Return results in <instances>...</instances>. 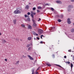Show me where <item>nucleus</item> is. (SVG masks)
I'll return each mask as SVG.
<instances>
[{"mask_svg": "<svg viewBox=\"0 0 74 74\" xmlns=\"http://www.w3.org/2000/svg\"><path fill=\"white\" fill-rule=\"evenodd\" d=\"M36 12H33V11H31V16L32 18H34V15H36Z\"/></svg>", "mask_w": 74, "mask_h": 74, "instance_id": "1", "label": "nucleus"}, {"mask_svg": "<svg viewBox=\"0 0 74 74\" xmlns=\"http://www.w3.org/2000/svg\"><path fill=\"white\" fill-rule=\"evenodd\" d=\"M39 34H41L43 33V30L42 29H39L38 30Z\"/></svg>", "mask_w": 74, "mask_h": 74, "instance_id": "2", "label": "nucleus"}, {"mask_svg": "<svg viewBox=\"0 0 74 74\" xmlns=\"http://www.w3.org/2000/svg\"><path fill=\"white\" fill-rule=\"evenodd\" d=\"M67 22L68 24H71V22L70 21V18H68L67 20Z\"/></svg>", "mask_w": 74, "mask_h": 74, "instance_id": "3", "label": "nucleus"}, {"mask_svg": "<svg viewBox=\"0 0 74 74\" xmlns=\"http://www.w3.org/2000/svg\"><path fill=\"white\" fill-rule=\"evenodd\" d=\"M28 58H29L30 60H34V59L32 57H31L29 55H28Z\"/></svg>", "mask_w": 74, "mask_h": 74, "instance_id": "4", "label": "nucleus"}, {"mask_svg": "<svg viewBox=\"0 0 74 74\" xmlns=\"http://www.w3.org/2000/svg\"><path fill=\"white\" fill-rule=\"evenodd\" d=\"M68 8H73V6L72 5H69L68 6Z\"/></svg>", "mask_w": 74, "mask_h": 74, "instance_id": "5", "label": "nucleus"}, {"mask_svg": "<svg viewBox=\"0 0 74 74\" xmlns=\"http://www.w3.org/2000/svg\"><path fill=\"white\" fill-rule=\"evenodd\" d=\"M46 64L47 66H49V67H50L51 66V64L49 63H47L46 62Z\"/></svg>", "mask_w": 74, "mask_h": 74, "instance_id": "6", "label": "nucleus"}, {"mask_svg": "<svg viewBox=\"0 0 74 74\" xmlns=\"http://www.w3.org/2000/svg\"><path fill=\"white\" fill-rule=\"evenodd\" d=\"M33 26L34 27H36L37 26V24L36 23H34L33 24Z\"/></svg>", "mask_w": 74, "mask_h": 74, "instance_id": "7", "label": "nucleus"}, {"mask_svg": "<svg viewBox=\"0 0 74 74\" xmlns=\"http://www.w3.org/2000/svg\"><path fill=\"white\" fill-rule=\"evenodd\" d=\"M56 2L57 3L60 4V3H62V2H61V1L59 0L56 1Z\"/></svg>", "mask_w": 74, "mask_h": 74, "instance_id": "8", "label": "nucleus"}, {"mask_svg": "<svg viewBox=\"0 0 74 74\" xmlns=\"http://www.w3.org/2000/svg\"><path fill=\"white\" fill-rule=\"evenodd\" d=\"M32 21L33 22V23H36V21L34 20V17L32 18Z\"/></svg>", "mask_w": 74, "mask_h": 74, "instance_id": "9", "label": "nucleus"}, {"mask_svg": "<svg viewBox=\"0 0 74 74\" xmlns=\"http://www.w3.org/2000/svg\"><path fill=\"white\" fill-rule=\"evenodd\" d=\"M30 45H32V46H33V45H32V43L30 44H28L27 45V48H29V47L30 46Z\"/></svg>", "mask_w": 74, "mask_h": 74, "instance_id": "10", "label": "nucleus"}, {"mask_svg": "<svg viewBox=\"0 0 74 74\" xmlns=\"http://www.w3.org/2000/svg\"><path fill=\"white\" fill-rule=\"evenodd\" d=\"M14 14H18V13L17 10H15V11L14 12Z\"/></svg>", "mask_w": 74, "mask_h": 74, "instance_id": "11", "label": "nucleus"}, {"mask_svg": "<svg viewBox=\"0 0 74 74\" xmlns=\"http://www.w3.org/2000/svg\"><path fill=\"white\" fill-rule=\"evenodd\" d=\"M29 6H28V5H26L25 7V8H27V10L29 9Z\"/></svg>", "mask_w": 74, "mask_h": 74, "instance_id": "12", "label": "nucleus"}, {"mask_svg": "<svg viewBox=\"0 0 74 74\" xmlns=\"http://www.w3.org/2000/svg\"><path fill=\"white\" fill-rule=\"evenodd\" d=\"M28 29H32V26H31V25H29L28 27Z\"/></svg>", "mask_w": 74, "mask_h": 74, "instance_id": "13", "label": "nucleus"}, {"mask_svg": "<svg viewBox=\"0 0 74 74\" xmlns=\"http://www.w3.org/2000/svg\"><path fill=\"white\" fill-rule=\"evenodd\" d=\"M16 20H13V23L15 25L16 24Z\"/></svg>", "mask_w": 74, "mask_h": 74, "instance_id": "14", "label": "nucleus"}, {"mask_svg": "<svg viewBox=\"0 0 74 74\" xmlns=\"http://www.w3.org/2000/svg\"><path fill=\"white\" fill-rule=\"evenodd\" d=\"M57 16L58 18H60V16H59V15H57L55 16V18H57V17H57Z\"/></svg>", "mask_w": 74, "mask_h": 74, "instance_id": "15", "label": "nucleus"}, {"mask_svg": "<svg viewBox=\"0 0 74 74\" xmlns=\"http://www.w3.org/2000/svg\"><path fill=\"white\" fill-rule=\"evenodd\" d=\"M28 40H32V38L30 37H28L27 38Z\"/></svg>", "mask_w": 74, "mask_h": 74, "instance_id": "16", "label": "nucleus"}, {"mask_svg": "<svg viewBox=\"0 0 74 74\" xmlns=\"http://www.w3.org/2000/svg\"><path fill=\"white\" fill-rule=\"evenodd\" d=\"M27 20L28 21H29V22H30V18H28L27 19Z\"/></svg>", "mask_w": 74, "mask_h": 74, "instance_id": "17", "label": "nucleus"}, {"mask_svg": "<svg viewBox=\"0 0 74 74\" xmlns=\"http://www.w3.org/2000/svg\"><path fill=\"white\" fill-rule=\"evenodd\" d=\"M57 66H58V67H61V68H62L64 70V69L61 66H60V65L56 64V65Z\"/></svg>", "mask_w": 74, "mask_h": 74, "instance_id": "18", "label": "nucleus"}, {"mask_svg": "<svg viewBox=\"0 0 74 74\" xmlns=\"http://www.w3.org/2000/svg\"><path fill=\"white\" fill-rule=\"evenodd\" d=\"M57 21L58 22H60L62 21V20H61L60 19H58Z\"/></svg>", "mask_w": 74, "mask_h": 74, "instance_id": "19", "label": "nucleus"}, {"mask_svg": "<svg viewBox=\"0 0 74 74\" xmlns=\"http://www.w3.org/2000/svg\"><path fill=\"white\" fill-rule=\"evenodd\" d=\"M21 26L23 27H25V25L23 24H21Z\"/></svg>", "mask_w": 74, "mask_h": 74, "instance_id": "20", "label": "nucleus"}, {"mask_svg": "<svg viewBox=\"0 0 74 74\" xmlns=\"http://www.w3.org/2000/svg\"><path fill=\"white\" fill-rule=\"evenodd\" d=\"M34 32V34H36V36H38V34H36V32Z\"/></svg>", "mask_w": 74, "mask_h": 74, "instance_id": "21", "label": "nucleus"}, {"mask_svg": "<svg viewBox=\"0 0 74 74\" xmlns=\"http://www.w3.org/2000/svg\"><path fill=\"white\" fill-rule=\"evenodd\" d=\"M72 33H73L74 32V29H72L71 30V31Z\"/></svg>", "mask_w": 74, "mask_h": 74, "instance_id": "22", "label": "nucleus"}, {"mask_svg": "<svg viewBox=\"0 0 74 74\" xmlns=\"http://www.w3.org/2000/svg\"><path fill=\"white\" fill-rule=\"evenodd\" d=\"M17 12L18 13V14H20L21 12L19 11V10H17Z\"/></svg>", "mask_w": 74, "mask_h": 74, "instance_id": "23", "label": "nucleus"}, {"mask_svg": "<svg viewBox=\"0 0 74 74\" xmlns=\"http://www.w3.org/2000/svg\"><path fill=\"white\" fill-rule=\"evenodd\" d=\"M68 12H70V11H71V9H69V8H68Z\"/></svg>", "mask_w": 74, "mask_h": 74, "instance_id": "24", "label": "nucleus"}, {"mask_svg": "<svg viewBox=\"0 0 74 74\" xmlns=\"http://www.w3.org/2000/svg\"><path fill=\"white\" fill-rule=\"evenodd\" d=\"M34 69H33L32 70V74H34Z\"/></svg>", "mask_w": 74, "mask_h": 74, "instance_id": "25", "label": "nucleus"}, {"mask_svg": "<svg viewBox=\"0 0 74 74\" xmlns=\"http://www.w3.org/2000/svg\"><path fill=\"white\" fill-rule=\"evenodd\" d=\"M60 17H61V18H63V15H61L60 16Z\"/></svg>", "mask_w": 74, "mask_h": 74, "instance_id": "26", "label": "nucleus"}, {"mask_svg": "<svg viewBox=\"0 0 74 74\" xmlns=\"http://www.w3.org/2000/svg\"><path fill=\"white\" fill-rule=\"evenodd\" d=\"M32 9H33V10L34 11L36 10V8L35 7H34V8H33Z\"/></svg>", "mask_w": 74, "mask_h": 74, "instance_id": "27", "label": "nucleus"}, {"mask_svg": "<svg viewBox=\"0 0 74 74\" xmlns=\"http://www.w3.org/2000/svg\"><path fill=\"white\" fill-rule=\"evenodd\" d=\"M71 68H73V64H72V63H71Z\"/></svg>", "mask_w": 74, "mask_h": 74, "instance_id": "28", "label": "nucleus"}, {"mask_svg": "<svg viewBox=\"0 0 74 74\" xmlns=\"http://www.w3.org/2000/svg\"><path fill=\"white\" fill-rule=\"evenodd\" d=\"M51 11H54V9L52 8H51Z\"/></svg>", "mask_w": 74, "mask_h": 74, "instance_id": "29", "label": "nucleus"}, {"mask_svg": "<svg viewBox=\"0 0 74 74\" xmlns=\"http://www.w3.org/2000/svg\"><path fill=\"white\" fill-rule=\"evenodd\" d=\"M66 63H67L68 64H70V62H65Z\"/></svg>", "mask_w": 74, "mask_h": 74, "instance_id": "30", "label": "nucleus"}, {"mask_svg": "<svg viewBox=\"0 0 74 74\" xmlns=\"http://www.w3.org/2000/svg\"><path fill=\"white\" fill-rule=\"evenodd\" d=\"M3 44H4V43H5L6 42V41L5 40H3Z\"/></svg>", "mask_w": 74, "mask_h": 74, "instance_id": "31", "label": "nucleus"}, {"mask_svg": "<svg viewBox=\"0 0 74 74\" xmlns=\"http://www.w3.org/2000/svg\"><path fill=\"white\" fill-rule=\"evenodd\" d=\"M40 40V38L38 37H36V40Z\"/></svg>", "mask_w": 74, "mask_h": 74, "instance_id": "32", "label": "nucleus"}, {"mask_svg": "<svg viewBox=\"0 0 74 74\" xmlns=\"http://www.w3.org/2000/svg\"><path fill=\"white\" fill-rule=\"evenodd\" d=\"M51 29H55V27H51Z\"/></svg>", "mask_w": 74, "mask_h": 74, "instance_id": "33", "label": "nucleus"}, {"mask_svg": "<svg viewBox=\"0 0 74 74\" xmlns=\"http://www.w3.org/2000/svg\"><path fill=\"white\" fill-rule=\"evenodd\" d=\"M27 14L28 15H30V12H28Z\"/></svg>", "mask_w": 74, "mask_h": 74, "instance_id": "34", "label": "nucleus"}, {"mask_svg": "<svg viewBox=\"0 0 74 74\" xmlns=\"http://www.w3.org/2000/svg\"><path fill=\"white\" fill-rule=\"evenodd\" d=\"M38 9H41V7H40V6H39L38 7Z\"/></svg>", "mask_w": 74, "mask_h": 74, "instance_id": "35", "label": "nucleus"}, {"mask_svg": "<svg viewBox=\"0 0 74 74\" xmlns=\"http://www.w3.org/2000/svg\"><path fill=\"white\" fill-rule=\"evenodd\" d=\"M32 48V47H29L28 49V51H29L30 50V49Z\"/></svg>", "mask_w": 74, "mask_h": 74, "instance_id": "36", "label": "nucleus"}, {"mask_svg": "<svg viewBox=\"0 0 74 74\" xmlns=\"http://www.w3.org/2000/svg\"><path fill=\"white\" fill-rule=\"evenodd\" d=\"M27 14H25V18H27Z\"/></svg>", "mask_w": 74, "mask_h": 74, "instance_id": "37", "label": "nucleus"}, {"mask_svg": "<svg viewBox=\"0 0 74 74\" xmlns=\"http://www.w3.org/2000/svg\"><path fill=\"white\" fill-rule=\"evenodd\" d=\"M52 56H53V58H55V55L54 54Z\"/></svg>", "mask_w": 74, "mask_h": 74, "instance_id": "38", "label": "nucleus"}, {"mask_svg": "<svg viewBox=\"0 0 74 74\" xmlns=\"http://www.w3.org/2000/svg\"><path fill=\"white\" fill-rule=\"evenodd\" d=\"M39 20L38 21V22H39V21H41V18H39Z\"/></svg>", "mask_w": 74, "mask_h": 74, "instance_id": "39", "label": "nucleus"}, {"mask_svg": "<svg viewBox=\"0 0 74 74\" xmlns=\"http://www.w3.org/2000/svg\"><path fill=\"white\" fill-rule=\"evenodd\" d=\"M37 12L38 13V12H40L39 10H37Z\"/></svg>", "mask_w": 74, "mask_h": 74, "instance_id": "40", "label": "nucleus"}, {"mask_svg": "<svg viewBox=\"0 0 74 74\" xmlns=\"http://www.w3.org/2000/svg\"><path fill=\"white\" fill-rule=\"evenodd\" d=\"M19 61H17L16 63V64H18L19 63Z\"/></svg>", "mask_w": 74, "mask_h": 74, "instance_id": "41", "label": "nucleus"}, {"mask_svg": "<svg viewBox=\"0 0 74 74\" xmlns=\"http://www.w3.org/2000/svg\"><path fill=\"white\" fill-rule=\"evenodd\" d=\"M23 56V58H26V56H24V55Z\"/></svg>", "mask_w": 74, "mask_h": 74, "instance_id": "42", "label": "nucleus"}, {"mask_svg": "<svg viewBox=\"0 0 74 74\" xmlns=\"http://www.w3.org/2000/svg\"><path fill=\"white\" fill-rule=\"evenodd\" d=\"M39 68H40V67H38V68L37 69V70H39Z\"/></svg>", "mask_w": 74, "mask_h": 74, "instance_id": "43", "label": "nucleus"}, {"mask_svg": "<svg viewBox=\"0 0 74 74\" xmlns=\"http://www.w3.org/2000/svg\"><path fill=\"white\" fill-rule=\"evenodd\" d=\"M45 5H49V4H48V3H47Z\"/></svg>", "mask_w": 74, "mask_h": 74, "instance_id": "44", "label": "nucleus"}, {"mask_svg": "<svg viewBox=\"0 0 74 74\" xmlns=\"http://www.w3.org/2000/svg\"><path fill=\"white\" fill-rule=\"evenodd\" d=\"M71 2H74V0H71Z\"/></svg>", "mask_w": 74, "mask_h": 74, "instance_id": "45", "label": "nucleus"}, {"mask_svg": "<svg viewBox=\"0 0 74 74\" xmlns=\"http://www.w3.org/2000/svg\"><path fill=\"white\" fill-rule=\"evenodd\" d=\"M64 58H67V56H64Z\"/></svg>", "mask_w": 74, "mask_h": 74, "instance_id": "46", "label": "nucleus"}, {"mask_svg": "<svg viewBox=\"0 0 74 74\" xmlns=\"http://www.w3.org/2000/svg\"><path fill=\"white\" fill-rule=\"evenodd\" d=\"M5 60L6 61V62H7V59H5Z\"/></svg>", "mask_w": 74, "mask_h": 74, "instance_id": "47", "label": "nucleus"}, {"mask_svg": "<svg viewBox=\"0 0 74 74\" xmlns=\"http://www.w3.org/2000/svg\"><path fill=\"white\" fill-rule=\"evenodd\" d=\"M68 51L70 52H71V49H70V50H68Z\"/></svg>", "mask_w": 74, "mask_h": 74, "instance_id": "48", "label": "nucleus"}, {"mask_svg": "<svg viewBox=\"0 0 74 74\" xmlns=\"http://www.w3.org/2000/svg\"><path fill=\"white\" fill-rule=\"evenodd\" d=\"M40 44H42V41H41L40 42Z\"/></svg>", "mask_w": 74, "mask_h": 74, "instance_id": "49", "label": "nucleus"}, {"mask_svg": "<svg viewBox=\"0 0 74 74\" xmlns=\"http://www.w3.org/2000/svg\"><path fill=\"white\" fill-rule=\"evenodd\" d=\"M37 71H36V74H38V72H36Z\"/></svg>", "mask_w": 74, "mask_h": 74, "instance_id": "50", "label": "nucleus"}, {"mask_svg": "<svg viewBox=\"0 0 74 74\" xmlns=\"http://www.w3.org/2000/svg\"><path fill=\"white\" fill-rule=\"evenodd\" d=\"M40 36H41V37H44V35H42Z\"/></svg>", "mask_w": 74, "mask_h": 74, "instance_id": "51", "label": "nucleus"}, {"mask_svg": "<svg viewBox=\"0 0 74 74\" xmlns=\"http://www.w3.org/2000/svg\"><path fill=\"white\" fill-rule=\"evenodd\" d=\"M27 18H30V17H29V16H27Z\"/></svg>", "mask_w": 74, "mask_h": 74, "instance_id": "52", "label": "nucleus"}, {"mask_svg": "<svg viewBox=\"0 0 74 74\" xmlns=\"http://www.w3.org/2000/svg\"><path fill=\"white\" fill-rule=\"evenodd\" d=\"M73 60H74V57H73Z\"/></svg>", "mask_w": 74, "mask_h": 74, "instance_id": "53", "label": "nucleus"}, {"mask_svg": "<svg viewBox=\"0 0 74 74\" xmlns=\"http://www.w3.org/2000/svg\"><path fill=\"white\" fill-rule=\"evenodd\" d=\"M40 38L41 39L42 38V36H40Z\"/></svg>", "mask_w": 74, "mask_h": 74, "instance_id": "54", "label": "nucleus"}, {"mask_svg": "<svg viewBox=\"0 0 74 74\" xmlns=\"http://www.w3.org/2000/svg\"><path fill=\"white\" fill-rule=\"evenodd\" d=\"M16 40H18V39L16 38Z\"/></svg>", "mask_w": 74, "mask_h": 74, "instance_id": "55", "label": "nucleus"}, {"mask_svg": "<svg viewBox=\"0 0 74 74\" xmlns=\"http://www.w3.org/2000/svg\"><path fill=\"white\" fill-rule=\"evenodd\" d=\"M34 40H36V38H34Z\"/></svg>", "mask_w": 74, "mask_h": 74, "instance_id": "56", "label": "nucleus"}, {"mask_svg": "<svg viewBox=\"0 0 74 74\" xmlns=\"http://www.w3.org/2000/svg\"><path fill=\"white\" fill-rule=\"evenodd\" d=\"M1 34L0 33V36H1Z\"/></svg>", "mask_w": 74, "mask_h": 74, "instance_id": "57", "label": "nucleus"}, {"mask_svg": "<svg viewBox=\"0 0 74 74\" xmlns=\"http://www.w3.org/2000/svg\"><path fill=\"white\" fill-rule=\"evenodd\" d=\"M29 4H31V3H29Z\"/></svg>", "mask_w": 74, "mask_h": 74, "instance_id": "58", "label": "nucleus"}, {"mask_svg": "<svg viewBox=\"0 0 74 74\" xmlns=\"http://www.w3.org/2000/svg\"><path fill=\"white\" fill-rule=\"evenodd\" d=\"M35 53L36 55V52H34Z\"/></svg>", "mask_w": 74, "mask_h": 74, "instance_id": "59", "label": "nucleus"}, {"mask_svg": "<svg viewBox=\"0 0 74 74\" xmlns=\"http://www.w3.org/2000/svg\"><path fill=\"white\" fill-rule=\"evenodd\" d=\"M72 56H73V55H71V57H72Z\"/></svg>", "mask_w": 74, "mask_h": 74, "instance_id": "60", "label": "nucleus"}, {"mask_svg": "<svg viewBox=\"0 0 74 74\" xmlns=\"http://www.w3.org/2000/svg\"><path fill=\"white\" fill-rule=\"evenodd\" d=\"M20 40H21V41H22V39Z\"/></svg>", "mask_w": 74, "mask_h": 74, "instance_id": "61", "label": "nucleus"}, {"mask_svg": "<svg viewBox=\"0 0 74 74\" xmlns=\"http://www.w3.org/2000/svg\"><path fill=\"white\" fill-rule=\"evenodd\" d=\"M71 70H72V68H71Z\"/></svg>", "mask_w": 74, "mask_h": 74, "instance_id": "62", "label": "nucleus"}, {"mask_svg": "<svg viewBox=\"0 0 74 74\" xmlns=\"http://www.w3.org/2000/svg\"><path fill=\"white\" fill-rule=\"evenodd\" d=\"M72 52H74V51H72Z\"/></svg>", "mask_w": 74, "mask_h": 74, "instance_id": "63", "label": "nucleus"}, {"mask_svg": "<svg viewBox=\"0 0 74 74\" xmlns=\"http://www.w3.org/2000/svg\"><path fill=\"white\" fill-rule=\"evenodd\" d=\"M23 0V1H25V0Z\"/></svg>", "mask_w": 74, "mask_h": 74, "instance_id": "64", "label": "nucleus"}]
</instances>
